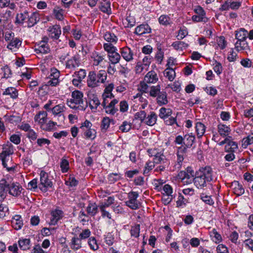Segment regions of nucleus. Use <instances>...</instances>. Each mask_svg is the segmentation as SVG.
<instances>
[{
	"label": "nucleus",
	"mask_w": 253,
	"mask_h": 253,
	"mask_svg": "<svg viewBox=\"0 0 253 253\" xmlns=\"http://www.w3.org/2000/svg\"><path fill=\"white\" fill-rule=\"evenodd\" d=\"M194 184L198 188H202L206 186L207 183L210 182L209 181H207L206 179L200 175H197V173H195V177L193 178Z\"/></svg>",
	"instance_id": "obj_25"
},
{
	"label": "nucleus",
	"mask_w": 253,
	"mask_h": 253,
	"mask_svg": "<svg viewBox=\"0 0 253 253\" xmlns=\"http://www.w3.org/2000/svg\"><path fill=\"white\" fill-rule=\"evenodd\" d=\"M86 75V71L84 69H80L79 71H76L73 75V77L78 78V79H73L72 83L74 85L78 86L83 79Z\"/></svg>",
	"instance_id": "obj_14"
},
{
	"label": "nucleus",
	"mask_w": 253,
	"mask_h": 253,
	"mask_svg": "<svg viewBox=\"0 0 253 253\" xmlns=\"http://www.w3.org/2000/svg\"><path fill=\"white\" fill-rule=\"evenodd\" d=\"M185 147H178L177 149L176 156L177 160L172 168L170 167V170L171 171L178 170L181 167L182 162L184 160V157L186 153Z\"/></svg>",
	"instance_id": "obj_6"
},
{
	"label": "nucleus",
	"mask_w": 253,
	"mask_h": 253,
	"mask_svg": "<svg viewBox=\"0 0 253 253\" xmlns=\"http://www.w3.org/2000/svg\"><path fill=\"white\" fill-rule=\"evenodd\" d=\"M157 115L154 112H151L145 118V123L150 126H154L157 122Z\"/></svg>",
	"instance_id": "obj_29"
},
{
	"label": "nucleus",
	"mask_w": 253,
	"mask_h": 253,
	"mask_svg": "<svg viewBox=\"0 0 253 253\" xmlns=\"http://www.w3.org/2000/svg\"><path fill=\"white\" fill-rule=\"evenodd\" d=\"M80 64L79 58L74 56L71 59H68L66 63V68L68 69H75L78 67Z\"/></svg>",
	"instance_id": "obj_27"
},
{
	"label": "nucleus",
	"mask_w": 253,
	"mask_h": 253,
	"mask_svg": "<svg viewBox=\"0 0 253 253\" xmlns=\"http://www.w3.org/2000/svg\"><path fill=\"white\" fill-rule=\"evenodd\" d=\"M70 246L71 249L74 251L80 249L82 248V240L75 235L71 240Z\"/></svg>",
	"instance_id": "obj_26"
},
{
	"label": "nucleus",
	"mask_w": 253,
	"mask_h": 253,
	"mask_svg": "<svg viewBox=\"0 0 253 253\" xmlns=\"http://www.w3.org/2000/svg\"><path fill=\"white\" fill-rule=\"evenodd\" d=\"M231 187L233 192L237 196H240L244 193L245 190L243 186L238 181H234L232 182Z\"/></svg>",
	"instance_id": "obj_23"
},
{
	"label": "nucleus",
	"mask_w": 253,
	"mask_h": 253,
	"mask_svg": "<svg viewBox=\"0 0 253 253\" xmlns=\"http://www.w3.org/2000/svg\"><path fill=\"white\" fill-rule=\"evenodd\" d=\"M238 146L237 143L231 140L227 144H226L224 150L227 153H234L237 151Z\"/></svg>",
	"instance_id": "obj_32"
},
{
	"label": "nucleus",
	"mask_w": 253,
	"mask_h": 253,
	"mask_svg": "<svg viewBox=\"0 0 253 253\" xmlns=\"http://www.w3.org/2000/svg\"><path fill=\"white\" fill-rule=\"evenodd\" d=\"M120 53L124 60L126 62H130L133 60L134 53L128 47L125 46L120 48Z\"/></svg>",
	"instance_id": "obj_13"
},
{
	"label": "nucleus",
	"mask_w": 253,
	"mask_h": 253,
	"mask_svg": "<svg viewBox=\"0 0 253 253\" xmlns=\"http://www.w3.org/2000/svg\"><path fill=\"white\" fill-rule=\"evenodd\" d=\"M52 186V182L48 179V174L43 171H42L40 173V183L39 184V188L43 191H45L46 188Z\"/></svg>",
	"instance_id": "obj_9"
},
{
	"label": "nucleus",
	"mask_w": 253,
	"mask_h": 253,
	"mask_svg": "<svg viewBox=\"0 0 253 253\" xmlns=\"http://www.w3.org/2000/svg\"><path fill=\"white\" fill-rule=\"evenodd\" d=\"M159 22L161 25L167 26L170 24V18L168 15H162L159 17Z\"/></svg>",
	"instance_id": "obj_57"
},
{
	"label": "nucleus",
	"mask_w": 253,
	"mask_h": 253,
	"mask_svg": "<svg viewBox=\"0 0 253 253\" xmlns=\"http://www.w3.org/2000/svg\"><path fill=\"white\" fill-rule=\"evenodd\" d=\"M165 77L168 79L169 81H172L175 77L174 70L170 67H167L164 71Z\"/></svg>",
	"instance_id": "obj_39"
},
{
	"label": "nucleus",
	"mask_w": 253,
	"mask_h": 253,
	"mask_svg": "<svg viewBox=\"0 0 253 253\" xmlns=\"http://www.w3.org/2000/svg\"><path fill=\"white\" fill-rule=\"evenodd\" d=\"M153 162L155 164H162L168 162L163 154L157 153L153 159Z\"/></svg>",
	"instance_id": "obj_41"
},
{
	"label": "nucleus",
	"mask_w": 253,
	"mask_h": 253,
	"mask_svg": "<svg viewBox=\"0 0 253 253\" xmlns=\"http://www.w3.org/2000/svg\"><path fill=\"white\" fill-rule=\"evenodd\" d=\"M4 38L6 42H8L7 48L12 50L14 48L18 49L21 45L22 41L20 39L16 37L15 34L11 30H7L3 34Z\"/></svg>",
	"instance_id": "obj_4"
},
{
	"label": "nucleus",
	"mask_w": 253,
	"mask_h": 253,
	"mask_svg": "<svg viewBox=\"0 0 253 253\" xmlns=\"http://www.w3.org/2000/svg\"><path fill=\"white\" fill-rule=\"evenodd\" d=\"M146 117V113L144 111H140L136 113L134 116V119L138 120L143 122L145 121Z\"/></svg>",
	"instance_id": "obj_59"
},
{
	"label": "nucleus",
	"mask_w": 253,
	"mask_h": 253,
	"mask_svg": "<svg viewBox=\"0 0 253 253\" xmlns=\"http://www.w3.org/2000/svg\"><path fill=\"white\" fill-rule=\"evenodd\" d=\"M89 101V106L93 112H95L98 106L100 104V101L97 95L89 91L87 94Z\"/></svg>",
	"instance_id": "obj_10"
},
{
	"label": "nucleus",
	"mask_w": 253,
	"mask_h": 253,
	"mask_svg": "<svg viewBox=\"0 0 253 253\" xmlns=\"http://www.w3.org/2000/svg\"><path fill=\"white\" fill-rule=\"evenodd\" d=\"M23 190L22 186L18 182H11L5 178L0 180V196H4L8 192L14 197L19 196Z\"/></svg>",
	"instance_id": "obj_1"
},
{
	"label": "nucleus",
	"mask_w": 253,
	"mask_h": 253,
	"mask_svg": "<svg viewBox=\"0 0 253 253\" xmlns=\"http://www.w3.org/2000/svg\"><path fill=\"white\" fill-rule=\"evenodd\" d=\"M91 126L92 124L87 120L81 124L80 129L86 139L93 140L96 137V131L94 129L91 128Z\"/></svg>",
	"instance_id": "obj_5"
},
{
	"label": "nucleus",
	"mask_w": 253,
	"mask_h": 253,
	"mask_svg": "<svg viewBox=\"0 0 253 253\" xmlns=\"http://www.w3.org/2000/svg\"><path fill=\"white\" fill-rule=\"evenodd\" d=\"M217 129L219 134L223 137L228 135L231 131V129L229 126L223 124L218 125Z\"/></svg>",
	"instance_id": "obj_34"
},
{
	"label": "nucleus",
	"mask_w": 253,
	"mask_h": 253,
	"mask_svg": "<svg viewBox=\"0 0 253 253\" xmlns=\"http://www.w3.org/2000/svg\"><path fill=\"white\" fill-rule=\"evenodd\" d=\"M148 88V92L150 96L153 97H157L158 94L161 92L160 85H157L156 86H152L150 87V89Z\"/></svg>",
	"instance_id": "obj_44"
},
{
	"label": "nucleus",
	"mask_w": 253,
	"mask_h": 253,
	"mask_svg": "<svg viewBox=\"0 0 253 253\" xmlns=\"http://www.w3.org/2000/svg\"><path fill=\"white\" fill-rule=\"evenodd\" d=\"M108 57L109 61L113 65L119 63L121 58L120 54L117 51L110 53L108 55Z\"/></svg>",
	"instance_id": "obj_38"
},
{
	"label": "nucleus",
	"mask_w": 253,
	"mask_h": 253,
	"mask_svg": "<svg viewBox=\"0 0 253 253\" xmlns=\"http://www.w3.org/2000/svg\"><path fill=\"white\" fill-rule=\"evenodd\" d=\"M201 199L206 204L210 206L214 204V201L210 196H208L205 193H202L200 195Z\"/></svg>",
	"instance_id": "obj_53"
},
{
	"label": "nucleus",
	"mask_w": 253,
	"mask_h": 253,
	"mask_svg": "<svg viewBox=\"0 0 253 253\" xmlns=\"http://www.w3.org/2000/svg\"><path fill=\"white\" fill-rule=\"evenodd\" d=\"M131 127V124L125 121L123 123V124L120 126V130L123 132H128Z\"/></svg>",
	"instance_id": "obj_60"
},
{
	"label": "nucleus",
	"mask_w": 253,
	"mask_h": 253,
	"mask_svg": "<svg viewBox=\"0 0 253 253\" xmlns=\"http://www.w3.org/2000/svg\"><path fill=\"white\" fill-rule=\"evenodd\" d=\"M131 236L134 238H138L140 233V225L135 224L131 227L130 230Z\"/></svg>",
	"instance_id": "obj_51"
},
{
	"label": "nucleus",
	"mask_w": 253,
	"mask_h": 253,
	"mask_svg": "<svg viewBox=\"0 0 253 253\" xmlns=\"http://www.w3.org/2000/svg\"><path fill=\"white\" fill-rule=\"evenodd\" d=\"M61 171L63 173H65L68 171L69 169V163L67 160L64 158L61 159L60 164Z\"/></svg>",
	"instance_id": "obj_55"
},
{
	"label": "nucleus",
	"mask_w": 253,
	"mask_h": 253,
	"mask_svg": "<svg viewBox=\"0 0 253 253\" xmlns=\"http://www.w3.org/2000/svg\"><path fill=\"white\" fill-rule=\"evenodd\" d=\"M211 240L216 244L219 243L222 241L221 235L217 231L215 228L212 229L209 232Z\"/></svg>",
	"instance_id": "obj_33"
},
{
	"label": "nucleus",
	"mask_w": 253,
	"mask_h": 253,
	"mask_svg": "<svg viewBox=\"0 0 253 253\" xmlns=\"http://www.w3.org/2000/svg\"><path fill=\"white\" fill-rule=\"evenodd\" d=\"M12 227L16 230L20 229L23 225L21 217L19 215H15L11 220Z\"/></svg>",
	"instance_id": "obj_31"
},
{
	"label": "nucleus",
	"mask_w": 253,
	"mask_h": 253,
	"mask_svg": "<svg viewBox=\"0 0 253 253\" xmlns=\"http://www.w3.org/2000/svg\"><path fill=\"white\" fill-rule=\"evenodd\" d=\"M65 108V106L63 104H60L53 107L51 109V111L53 115H57L64 112Z\"/></svg>",
	"instance_id": "obj_52"
},
{
	"label": "nucleus",
	"mask_w": 253,
	"mask_h": 253,
	"mask_svg": "<svg viewBox=\"0 0 253 253\" xmlns=\"http://www.w3.org/2000/svg\"><path fill=\"white\" fill-rule=\"evenodd\" d=\"M107 79V73L104 70H100L97 73L94 71L89 72L87 77L86 84L88 87L94 88L101 84L105 83Z\"/></svg>",
	"instance_id": "obj_2"
},
{
	"label": "nucleus",
	"mask_w": 253,
	"mask_h": 253,
	"mask_svg": "<svg viewBox=\"0 0 253 253\" xmlns=\"http://www.w3.org/2000/svg\"><path fill=\"white\" fill-rule=\"evenodd\" d=\"M3 95H9L11 98L15 99L18 97V91L14 87H8L3 92Z\"/></svg>",
	"instance_id": "obj_42"
},
{
	"label": "nucleus",
	"mask_w": 253,
	"mask_h": 253,
	"mask_svg": "<svg viewBox=\"0 0 253 253\" xmlns=\"http://www.w3.org/2000/svg\"><path fill=\"white\" fill-rule=\"evenodd\" d=\"M30 12L27 10H25L20 14H18L16 16V22L18 23L23 24L26 22V18H28Z\"/></svg>",
	"instance_id": "obj_45"
},
{
	"label": "nucleus",
	"mask_w": 253,
	"mask_h": 253,
	"mask_svg": "<svg viewBox=\"0 0 253 253\" xmlns=\"http://www.w3.org/2000/svg\"><path fill=\"white\" fill-rule=\"evenodd\" d=\"M235 49L238 52L246 51L250 50V47L246 40L237 41L235 43Z\"/></svg>",
	"instance_id": "obj_18"
},
{
	"label": "nucleus",
	"mask_w": 253,
	"mask_h": 253,
	"mask_svg": "<svg viewBox=\"0 0 253 253\" xmlns=\"http://www.w3.org/2000/svg\"><path fill=\"white\" fill-rule=\"evenodd\" d=\"M184 146L181 147L190 148L192 146L193 144L195 142V136L192 133H187L184 136Z\"/></svg>",
	"instance_id": "obj_24"
},
{
	"label": "nucleus",
	"mask_w": 253,
	"mask_h": 253,
	"mask_svg": "<svg viewBox=\"0 0 253 253\" xmlns=\"http://www.w3.org/2000/svg\"><path fill=\"white\" fill-rule=\"evenodd\" d=\"M28 19L26 21L28 27L34 26L39 20V15L37 12H30Z\"/></svg>",
	"instance_id": "obj_21"
},
{
	"label": "nucleus",
	"mask_w": 253,
	"mask_h": 253,
	"mask_svg": "<svg viewBox=\"0 0 253 253\" xmlns=\"http://www.w3.org/2000/svg\"><path fill=\"white\" fill-rule=\"evenodd\" d=\"M86 211L88 215L94 216L98 212V207L95 203H89L86 207Z\"/></svg>",
	"instance_id": "obj_36"
},
{
	"label": "nucleus",
	"mask_w": 253,
	"mask_h": 253,
	"mask_svg": "<svg viewBox=\"0 0 253 253\" xmlns=\"http://www.w3.org/2000/svg\"><path fill=\"white\" fill-rule=\"evenodd\" d=\"M48 38L44 37L42 40L37 43L35 45V51L37 53L46 54L50 51V48L48 44Z\"/></svg>",
	"instance_id": "obj_7"
},
{
	"label": "nucleus",
	"mask_w": 253,
	"mask_h": 253,
	"mask_svg": "<svg viewBox=\"0 0 253 253\" xmlns=\"http://www.w3.org/2000/svg\"><path fill=\"white\" fill-rule=\"evenodd\" d=\"M47 114L46 112L42 111L37 114L34 118V120L36 122H38L41 125V127L44 125V124L47 121Z\"/></svg>",
	"instance_id": "obj_22"
},
{
	"label": "nucleus",
	"mask_w": 253,
	"mask_h": 253,
	"mask_svg": "<svg viewBox=\"0 0 253 253\" xmlns=\"http://www.w3.org/2000/svg\"><path fill=\"white\" fill-rule=\"evenodd\" d=\"M91 58L93 60V65L94 66L101 65L107 61L105 60V55L101 53L94 51L92 53Z\"/></svg>",
	"instance_id": "obj_16"
},
{
	"label": "nucleus",
	"mask_w": 253,
	"mask_h": 253,
	"mask_svg": "<svg viewBox=\"0 0 253 253\" xmlns=\"http://www.w3.org/2000/svg\"><path fill=\"white\" fill-rule=\"evenodd\" d=\"M248 35V31L244 28H240L235 31V38L237 41L246 40Z\"/></svg>",
	"instance_id": "obj_30"
},
{
	"label": "nucleus",
	"mask_w": 253,
	"mask_h": 253,
	"mask_svg": "<svg viewBox=\"0 0 253 253\" xmlns=\"http://www.w3.org/2000/svg\"><path fill=\"white\" fill-rule=\"evenodd\" d=\"M159 80L157 73L151 70L144 76L143 81H141L138 86V90L142 93H148L149 86L148 84H156Z\"/></svg>",
	"instance_id": "obj_3"
},
{
	"label": "nucleus",
	"mask_w": 253,
	"mask_h": 253,
	"mask_svg": "<svg viewBox=\"0 0 253 253\" xmlns=\"http://www.w3.org/2000/svg\"><path fill=\"white\" fill-rule=\"evenodd\" d=\"M65 184L66 185L70 186L71 187L76 186L78 184V181L76 180L74 176L70 175L68 180L65 181Z\"/></svg>",
	"instance_id": "obj_62"
},
{
	"label": "nucleus",
	"mask_w": 253,
	"mask_h": 253,
	"mask_svg": "<svg viewBox=\"0 0 253 253\" xmlns=\"http://www.w3.org/2000/svg\"><path fill=\"white\" fill-rule=\"evenodd\" d=\"M196 130L198 137H201L205 133L206 130L205 126L201 122H197L196 124Z\"/></svg>",
	"instance_id": "obj_40"
},
{
	"label": "nucleus",
	"mask_w": 253,
	"mask_h": 253,
	"mask_svg": "<svg viewBox=\"0 0 253 253\" xmlns=\"http://www.w3.org/2000/svg\"><path fill=\"white\" fill-rule=\"evenodd\" d=\"M148 68L147 66H145L141 62H138L135 66V72L136 74H140L143 71L147 70Z\"/></svg>",
	"instance_id": "obj_63"
},
{
	"label": "nucleus",
	"mask_w": 253,
	"mask_h": 253,
	"mask_svg": "<svg viewBox=\"0 0 253 253\" xmlns=\"http://www.w3.org/2000/svg\"><path fill=\"white\" fill-rule=\"evenodd\" d=\"M126 205L132 210H137L139 209L140 203L137 200H128L126 202Z\"/></svg>",
	"instance_id": "obj_54"
},
{
	"label": "nucleus",
	"mask_w": 253,
	"mask_h": 253,
	"mask_svg": "<svg viewBox=\"0 0 253 253\" xmlns=\"http://www.w3.org/2000/svg\"><path fill=\"white\" fill-rule=\"evenodd\" d=\"M53 14L55 18L59 20H62L64 19L63 10L59 6H55L53 9Z\"/></svg>",
	"instance_id": "obj_50"
},
{
	"label": "nucleus",
	"mask_w": 253,
	"mask_h": 253,
	"mask_svg": "<svg viewBox=\"0 0 253 253\" xmlns=\"http://www.w3.org/2000/svg\"><path fill=\"white\" fill-rule=\"evenodd\" d=\"M83 93L79 90H75L72 93V100L75 101V104L83 103Z\"/></svg>",
	"instance_id": "obj_35"
},
{
	"label": "nucleus",
	"mask_w": 253,
	"mask_h": 253,
	"mask_svg": "<svg viewBox=\"0 0 253 253\" xmlns=\"http://www.w3.org/2000/svg\"><path fill=\"white\" fill-rule=\"evenodd\" d=\"M157 102L159 105H163L168 103L167 94L166 91H162L157 96Z\"/></svg>",
	"instance_id": "obj_37"
},
{
	"label": "nucleus",
	"mask_w": 253,
	"mask_h": 253,
	"mask_svg": "<svg viewBox=\"0 0 253 253\" xmlns=\"http://www.w3.org/2000/svg\"><path fill=\"white\" fill-rule=\"evenodd\" d=\"M49 36L52 39L57 40L61 34V28L59 25H54L48 28Z\"/></svg>",
	"instance_id": "obj_17"
},
{
	"label": "nucleus",
	"mask_w": 253,
	"mask_h": 253,
	"mask_svg": "<svg viewBox=\"0 0 253 253\" xmlns=\"http://www.w3.org/2000/svg\"><path fill=\"white\" fill-rule=\"evenodd\" d=\"M155 167V164L153 162L148 161L146 162L145 166V169L143 171V174L147 175L149 171L151 170Z\"/></svg>",
	"instance_id": "obj_58"
},
{
	"label": "nucleus",
	"mask_w": 253,
	"mask_h": 253,
	"mask_svg": "<svg viewBox=\"0 0 253 253\" xmlns=\"http://www.w3.org/2000/svg\"><path fill=\"white\" fill-rule=\"evenodd\" d=\"M50 218L49 224L51 225H55L59 220L64 216V212L58 208H56L50 211Z\"/></svg>",
	"instance_id": "obj_8"
},
{
	"label": "nucleus",
	"mask_w": 253,
	"mask_h": 253,
	"mask_svg": "<svg viewBox=\"0 0 253 253\" xmlns=\"http://www.w3.org/2000/svg\"><path fill=\"white\" fill-rule=\"evenodd\" d=\"M172 114V110L169 108L162 107L160 110L159 116L161 118L166 119Z\"/></svg>",
	"instance_id": "obj_47"
},
{
	"label": "nucleus",
	"mask_w": 253,
	"mask_h": 253,
	"mask_svg": "<svg viewBox=\"0 0 253 253\" xmlns=\"http://www.w3.org/2000/svg\"><path fill=\"white\" fill-rule=\"evenodd\" d=\"M88 245L91 249L96 251L98 249V246L96 243V240L93 237L89 239L88 242Z\"/></svg>",
	"instance_id": "obj_64"
},
{
	"label": "nucleus",
	"mask_w": 253,
	"mask_h": 253,
	"mask_svg": "<svg viewBox=\"0 0 253 253\" xmlns=\"http://www.w3.org/2000/svg\"><path fill=\"white\" fill-rule=\"evenodd\" d=\"M172 46L176 50H182L183 49H185L186 47H187L188 44L184 42L176 41L172 43Z\"/></svg>",
	"instance_id": "obj_49"
},
{
	"label": "nucleus",
	"mask_w": 253,
	"mask_h": 253,
	"mask_svg": "<svg viewBox=\"0 0 253 253\" xmlns=\"http://www.w3.org/2000/svg\"><path fill=\"white\" fill-rule=\"evenodd\" d=\"M51 73L49 79L47 82V86H55L58 84L59 82L58 78L60 76V72L56 69H51Z\"/></svg>",
	"instance_id": "obj_12"
},
{
	"label": "nucleus",
	"mask_w": 253,
	"mask_h": 253,
	"mask_svg": "<svg viewBox=\"0 0 253 253\" xmlns=\"http://www.w3.org/2000/svg\"><path fill=\"white\" fill-rule=\"evenodd\" d=\"M103 48L107 52L108 55L117 50L116 47L112 43H105L103 44Z\"/></svg>",
	"instance_id": "obj_56"
},
{
	"label": "nucleus",
	"mask_w": 253,
	"mask_h": 253,
	"mask_svg": "<svg viewBox=\"0 0 253 253\" xmlns=\"http://www.w3.org/2000/svg\"><path fill=\"white\" fill-rule=\"evenodd\" d=\"M30 240L28 239L20 240L18 241V244L20 248L23 251H26L30 248Z\"/></svg>",
	"instance_id": "obj_48"
},
{
	"label": "nucleus",
	"mask_w": 253,
	"mask_h": 253,
	"mask_svg": "<svg viewBox=\"0 0 253 253\" xmlns=\"http://www.w3.org/2000/svg\"><path fill=\"white\" fill-rule=\"evenodd\" d=\"M151 29L147 24H142L136 27L134 33L138 35L150 33Z\"/></svg>",
	"instance_id": "obj_19"
},
{
	"label": "nucleus",
	"mask_w": 253,
	"mask_h": 253,
	"mask_svg": "<svg viewBox=\"0 0 253 253\" xmlns=\"http://www.w3.org/2000/svg\"><path fill=\"white\" fill-rule=\"evenodd\" d=\"M14 153L13 146L9 142H7L3 147V150L0 154V157L3 159L4 157H7Z\"/></svg>",
	"instance_id": "obj_20"
},
{
	"label": "nucleus",
	"mask_w": 253,
	"mask_h": 253,
	"mask_svg": "<svg viewBox=\"0 0 253 253\" xmlns=\"http://www.w3.org/2000/svg\"><path fill=\"white\" fill-rule=\"evenodd\" d=\"M104 39L109 43H116L118 41L117 37L114 33L109 32H106L104 35Z\"/></svg>",
	"instance_id": "obj_43"
},
{
	"label": "nucleus",
	"mask_w": 253,
	"mask_h": 253,
	"mask_svg": "<svg viewBox=\"0 0 253 253\" xmlns=\"http://www.w3.org/2000/svg\"><path fill=\"white\" fill-rule=\"evenodd\" d=\"M121 179V176L117 173H112L108 175V180L110 183H113Z\"/></svg>",
	"instance_id": "obj_61"
},
{
	"label": "nucleus",
	"mask_w": 253,
	"mask_h": 253,
	"mask_svg": "<svg viewBox=\"0 0 253 253\" xmlns=\"http://www.w3.org/2000/svg\"><path fill=\"white\" fill-rule=\"evenodd\" d=\"M197 175H200L205 178L207 181H211L212 179V170L210 167H205L200 168L196 172Z\"/></svg>",
	"instance_id": "obj_11"
},
{
	"label": "nucleus",
	"mask_w": 253,
	"mask_h": 253,
	"mask_svg": "<svg viewBox=\"0 0 253 253\" xmlns=\"http://www.w3.org/2000/svg\"><path fill=\"white\" fill-rule=\"evenodd\" d=\"M110 5V1L107 0H103L100 3L99 9L102 12L110 14L111 13Z\"/></svg>",
	"instance_id": "obj_28"
},
{
	"label": "nucleus",
	"mask_w": 253,
	"mask_h": 253,
	"mask_svg": "<svg viewBox=\"0 0 253 253\" xmlns=\"http://www.w3.org/2000/svg\"><path fill=\"white\" fill-rule=\"evenodd\" d=\"M119 102V100L117 99L114 98L108 104H105V105H102L103 108L105 110L106 113L114 115L118 111V109L115 107V105L117 104Z\"/></svg>",
	"instance_id": "obj_15"
},
{
	"label": "nucleus",
	"mask_w": 253,
	"mask_h": 253,
	"mask_svg": "<svg viewBox=\"0 0 253 253\" xmlns=\"http://www.w3.org/2000/svg\"><path fill=\"white\" fill-rule=\"evenodd\" d=\"M253 144V133H251L248 135L246 137L244 138L242 140V146L246 148L249 145Z\"/></svg>",
	"instance_id": "obj_46"
}]
</instances>
